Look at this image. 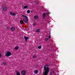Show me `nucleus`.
I'll use <instances>...</instances> for the list:
<instances>
[{"mask_svg":"<svg viewBox=\"0 0 75 75\" xmlns=\"http://www.w3.org/2000/svg\"><path fill=\"white\" fill-rule=\"evenodd\" d=\"M20 23L21 24H24V21H22L21 20L20 21Z\"/></svg>","mask_w":75,"mask_h":75,"instance_id":"obj_11","label":"nucleus"},{"mask_svg":"<svg viewBox=\"0 0 75 75\" xmlns=\"http://www.w3.org/2000/svg\"><path fill=\"white\" fill-rule=\"evenodd\" d=\"M17 75H20V73L17 72Z\"/></svg>","mask_w":75,"mask_h":75,"instance_id":"obj_23","label":"nucleus"},{"mask_svg":"<svg viewBox=\"0 0 75 75\" xmlns=\"http://www.w3.org/2000/svg\"><path fill=\"white\" fill-rule=\"evenodd\" d=\"M11 29L12 31H14L15 30V28L14 27H12L11 28Z\"/></svg>","mask_w":75,"mask_h":75,"instance_id":"obj_9","label":"nucleus"},{"mask_svg":"<svg viewBox=\"0 0 75 75\" xmlns=\"http://www.w3.org/2000/svg\"><path fill=\"white\" fill-rule=\"evenodd\" d=\"M22 75H25L26 74V71L24 70H22L21 72Z\"/></svg>","mask_w":75,"mask_h":75,"instance_id":"obj_4","label":"nucleus"},{"mask_svg":"<svg viewBox=\"0 0 75 75\" xmlns=\"http://www.w3.org/2000/svg\"><path fill=\"white\" fill-rule=\"evenodd\" d=\"M47 14H50V13L47 12Z\"/></svg>","mask_w":75,"mask_h":75,"instance_id":"obj_27","label":"nucleus"},{"mask_svg":"<svg viewBox=\"0 0 75 75\" xmlns=\"http://www.w3.org/2000/svg\"><path fill=\"white\" fill-rule=\"evenodd\" d=\"M38 49H41V46H39L38 47Z\"/></svg>","mask_w":75,"mask_h":75,"instance_id":"obj_19","label":"nucleus"},{"mask_svg":"<svg viewBox=\"0 0 75 75\" xmlns=\"http://www.w3.org/2000/svg\"><path fill=\"white\" fill-rule=\"evenodd\" d=\"M46 13H44L42 15V16H43V18H45V17H46Z\"/></svg>","mask_w":75,"mask_h":75,"instance_id":"obj_5","label":"nucleus"},{"mask_svg":"<svg viewBox=\"0 0 75 75\" xmlns=\"http://www.w3.org/2000/svg\"><path fill=\"white\" fill-rule=\"evenodd\" d=\"M18 47H15V49L16 50H18Z\"/></svg>","mask_w":75,"mask_h":75,"instance_id":"obj_15","label":"nucleus"},{"mask_svg":"<svg viewBox=\"0 0 75 75\" xmlns=\"http://www.w3.org/2000/svg\"><path fill=\"white\" fill-rule=\"evenodd\" d=\"M3 64L4 65H6V62H4L3 63Z\"/></svg>","mask_w":75,"mask_h":75,"instance_id":"obj_22","label":"nucleus"},{"mask_svg":"<svg viewBox=\"0 0 75 75\" xmlns=\"http://www.w3.org/2000/svg\"><path fill=\"white\" fill-rule=\"evenodd\" d=\"M6 28V30L7 31H8V30H9V27H7Z\"/></svg>","mask_w":75,"mask_h":75,"instance_id":"obj_14","label":"nucleus"},{"mask_svg":"<svg viewBox=\"0 0 75 75\" xmlns=\"http://www.w3.org/2000/svg\"><path fill=\"white\" fill-rule=\"evenodd\" d=\"M24 8L25 9L27 8H28V6H25L24 7Z\"/></svg>","mask_w":75,"mask_h":75,"instance_id":"obj_12","label":"nucleus"},{"mask_svg":"<svg viewBox=\"0 0 75 75\" xmlns=\"http://www.w3.org/2000/svg\"><path fill=\"white\" fill-rule=\"evenodd\" d=\"M38 70H35V74H37V73H38Z\"/></svg>","mask_w":75,"mask_h":75,"instance_id":"obj_13","label":"nucleus"},{"mask_svg":"<svg viewBox=\"0 0 75 75\" xmlns=\"http://www.w3.org/2000/svg\"><path fill=\"white\" fill-rule=\"evenodd\" d=\"M45 40L46 41H48V38H45Z\"/></svg>","mask_w":75,"mask_h":75,"instance_id":"obj_21","label":"nucleus"},{"mask_svg":"<svg viewBox=\"0 0 75 75\" xmlns=\"http://www.w3.org/2000/svg\"><path fill=\"white\" fill-rule=\"evenodd\" d=\"M27 13H30V10H28L27 11Z\"/></svg>","mask_w":75,"mask_h":75,"instance_id":"obj_20","label":"nucleus"},{"mask_svg":"<svg viewBox=\"0 0 75 75\" xmlns=\"http://www.w3.org/2000/svg\"><path fill=\"white\" fill-rule=\"evenodd\" d=\"M11 55V53L10 52H6V54H5V56L6 57H9V56H10Z\"/></svg>","mask_w":75,"mask_h":75,"instance_id":"obj_3","label":"nucleus"},{"mask_svg":"<svg viewBox=\"0 0 75 75\" xmlns=\"http://www.w3.org/2000/svg\"><path fill=\"white\" fill-rule=\"evenodd\" d=\"M48 65H45L44 67V69L45 70L43 74V75H48V74L49 72V67H47Z\"/></svg>","mask_w":75,"mask_h":75,"instance_id":"obj_1","label":"nucleus"},{"mask_svg":"<svg viewBox=\"0 0 75 75\" xmlns=\"http://www.w3.org/2000/svg\"><path fill=\"white\" fill-rule=\"evenodd\" d=\"M1 54L0 53V58H1Z\"/></svg>","mask_w":75,"mask_h":75,"instance_id":"obj_25","label":"nucleus"},{"mask_svg":"<svg viewBox=\"0 0 75 75\" xmlns=\"http://www.w3.org/2000/svg\"><path fill=\"white\" fill-rule=\"evenodd\" d=\"M49 39H50L51 38V35H50L49 36Z\"/></svg>","mask_w":75,"mask_h":75,"instance_id":"obj_24","label":"nucleus"},{"mask_svg":"<svg viewBox=\"0 0 75 75\" xmlns=\"http://www.w3.org/2000/svg\"><path fill=\"white\" fill-rule=\"evenodd\" d=\"M34 25H36V24L35 23H34L33 24Z\"/></svg>","mask_w":75,"mask_h":75,"instance_id":"obj_26","label":"nucleus"},{"mask_svg":"<svg viewBox=\"0 0 75 75\" xmlns=\"http://www.w3.org/2000/svg\"><path fill=\"white\" fill-rule=\"evenodd\" d=\"M33 58L34 59V58H37V56L35 55H34L33 56Z\"/></svg>","mask_w":75,"mask_h":75,"instance_id":"obj_16","label":"nucleus"},{"mask_svg":"<svg viewBox=\"0 0 75 75\" xmlns=\"http://www.w3.org/2000/svg\"><path fill=\"white\" fill-rule=\"evenodd\" d=\"M10 14L11 15H12V16H16V14H15V13H14L13 12H10Z\"/></svg>","mask_w":75,"mask_h":75,"instance_id":"obj_8","label":"nucleus"},{"mask_svg":"<svg viewBox=\"0 0 75 75\" xmlns=\"http://www.w3.org/2000/svg\"><path fill=\"white\" fill-rule=\"evenodd\" d=\"M22 16H23L24 17H25V18H23V21H24L25 23H28V17H27V16H25L24 15H22Z\"/></svg>","mask_w":75,"mask_h":75,"instance_id":"obj_2","label":"nucleus"},{"mask_svg":"<svg viewBox=\"0 0 75 75\" xmlns=\"http://www.w3.org/2000/svg\"><path fill=\"white\" fill-rule=\"evenodd\" d=\"M38 16H37V15L35 16H34V18H35V20H37V19H38Z\"/></svg>","mask_w":75,"mask_h":75,"instance_id":"obj_10","label":"nucleus"},{"mask_svg":"<svg viewBox=\"0 0 75 75\" xmlns=\"http://www.w3.org/2000/svg\"><path fill=\"white\" fill-rule=\"evenodd\" d=\"M50 34H51V33H49Z\"/></svg>","mask_w":75,"mask_h":75,"instance_id":"obj_28","label":"nucleus"},{"mask_svg":"<svg viewBox=\"0 0 75 75\" xmlns=\"http://www.w3.org/2000/svg\"><path fill=\"white\" fill-rule=\"evenodd\" d=\"M54 73V71H52L51 73V75H52V74Z\"/></svg>","mask_w":75,"mask_h":75,"instance_id":"obj_17","label":"nucleus"},{"mask_svg":"<svg viewBox=\"0 0 75 75\" xmlns=\"http://www.w3.org/2000/svg\"><path fill=\"white\" fill-rule=\"evenodd\" d=\"M40 32V30L38 29L37 30H36V32H37V33H38Z\"/></svg>","mask_w":75,"mask_h":75,"instance_id":"obj_18","label":"nucleus"},{"mask_svg":"<svg viewBox=\"0 0 75 75\" xmlns=\"http://www.w3.org/2000/svg\"><path fill=\"white\" fill-rule=\"evenodd\" d=\"M24 38L25 40V42H27V40H28V37H27L26 36H25L24 37Z\"/></svg>","mask_w":75,"mask_h":75,"instance_id":"obj_6","label":"nucleus"},{"mask_svg":"<svg viewBox=\"0 0 75 75\" xmlns=\"http://www.w3.org/2000/svg\"><path fill=\"white\" fill-rule=\"evenodd\" d=\"M3 10L4 11H6V10H7V8L6 7L4 6L3 7Z\"/></svg>","mask_w":75,"mask_h":75,"instance_id":"obj_7","label":"nucleus"}]
</instances>
